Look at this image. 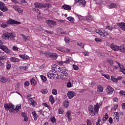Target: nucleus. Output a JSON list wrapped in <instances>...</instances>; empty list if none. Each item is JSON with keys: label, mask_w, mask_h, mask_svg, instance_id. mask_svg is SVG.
<instances>
[{"label": "nucleus", "mask_w": 125, "mask_h": 125, "mask_svg": "<svg viewBox=\"0 0 125 125\" xmlns=\"http://www.w3.org/2000/svg\"><path fill=\"white\" fill-rule=\"evenodd\" d=\"M101 105H102V103H100V104L97 103L96 104H95L94 106L92 105H89L88 107L89 114L93 116L98 114L99 108Z\"/></svg>", "instance_id": "nucleus-1"}, {"label": "nucleus", "mask_w": 125, "mask_h": 125, "mask_svg": "<svg viewBox=\"0 0 125 125\" xmlns=\"http://www.w3.org/2000/svg\"><path fill=\"white\" fill-rule=\"evenodd\" d=\"M8 24L11 25H19L21 24V22L16 21L14 20L9 19L6 22H3L1 24V28H6L8 26Z\"/></svg>", "instance_id": "nucleus-2"}, {"label": "nucleus", "mask_w": 125, "mask_h": 125, "mask_svg": "<svg viewBox=\"0 0 125 125\" xmlns=\"http://www.w3.org/2000/svg\"><path fill=\"white\" fill-rule=\"evenodd\" d=\"M14 107V105L11 103H7L4 104V107L6 111H9L10 113H13L14 114L15 113Z\"/></svg>", "instance_id": "nucleus-3"}, {"label": "nucleus", "mask_w": 125, "mask_h": 125, "mask_svg": "<svg viewBox=\"0 0 125 125\" xmlns=\"http://www.w3.org/2000/svg\"><path fill=\"white\" fill-rule=\"evenodd\" d=\"M115 62L117 65H118V66L116 65H112V68H114V70H118L119 68H120V71L122 72V74H124V75H125V66H123V64H121L120 62L118 61H115Z\"/></svg>", "instance_id": "nucleus-4"}, {"label": "nucleus", "mask_w": 125, "mask_h": 125, "mask_svg": "<svg viewBox=\"0 0 125 125\" xmlns=\"http://www.w3.org/2000/svg\"><path fill=\"white\" fill-rule=\"evenodd\" d=\"M34 5L35 8H32V10H33V11H37L39 13V14H41V12H40L41 11H40V9L42 7H44L45 6L44 4L38 2L35 3Z\"/></svg>", "instance_id": "nucleus-5"}, {"label": "nucleus", "mask_w": 125, "mask_h": 125, "mask_svg": "<svg viewBox=\"0 0 125 125\" xmlns=\"http://www.w3.org/2000/svg\"><path fill=\"white\" fill-rule=\"evenodd\" d=\"M61 76L62 77H68L69 76V74H68V69L66 67H62L61 68Z\"/></svg>", "instance_id": "nucleus-6"}, {"label": "nucleus", "mask_w": 125, "mask_h": 125, "mask_svg": "<svg viewBox=\"0 0 125 125\" xmlns=\"http://www.w3.org/2000/svg\"><path fill=\"white\" fill-rule=\"evenodd\" d=\"M46 23L49 28H53L54 26L57 25L56 21L51 20H47Z\"/></svg>", "instance_id": "nucleus-7"}, {"label": "nucleus", "mask_w": 125, "mask_h": 125, "mask_svg": "<svg viewBox=\"0 0 125 125\" xmlns=\"http://www.w3.org/2000/svg\"><path fill=\"white\" fill-rule=\"evenodd\" d=\"M114 89L113 87H111L110 85H108L106 89V92H107V94L110 95L112 94L114 91Z\"/></svg>", "instance_id": "nucleus-8"}, {"label": "nucleus", "mask_w": 125, "mask_h": 125, "mask_svg": "<svg viewBox=\"0 0 125 125\" xmlns=\"http://www.w3.org/2000/svg\"><path fill=\"white\" fill-rule=\"evenodd\" d=\"M75 96H76V94L75 93V92L72 91L68 92L67 97H68L69 99H72V98L75 97Z\"/></svg>", "instance_id": "nucleus-9"}, {"label": "nucleus", "mask_w": 125, "mask_h": 125, "mask_svg": "<svg viewBox=\"0 0 125 125\" xmlns=\"http://www.w3.org/2000/svg\"><path fill=\"white\" fill-rule=\"evenodd\" d=\"M99 33L101 37H107L108 35H109V33L107 32V31L103 30H99Z\"/></svg>", "instance_id": "nucleus-10"}, {"label": "nucleus", "mask_w": 125, "mask_h": 125, "mask_svg": "<svg viewBox=\"0 0 125 125\" xmlns=\"http://www.w3.org/2000/svg\"><path fill=\"white\" fill-rule=\"evenodd\" d=\"M71 115H72V111H71V110L67 111L65 114V117L67 118L68 122H71V121H72V117H71Z\"/></svg>", "instance_id": "nucleus-11"}, {"label": "nucleus", "mask_w": 125, "mask_h": 125, "mask_svg": "<svg viewBox=\"0 0 125 125\" xmlns=\"http://www.w3.org/2000/svg\"><path fill=\"white\" fill-rule=\"evenodd\" d=\"M2 39H4V40H9V39H10V33L8 32H5L2 35Z\"/></svg>", "instance_id": "nucleus-12"}, {"label": "nucleus", "mask_w": 125, "mask_h": 125, "mask_svg": "<svg viewBox=\"0 0 125 125\" xmlns=\"http://www.w3.org/2000/svg\"><path fill=\"white\" fill-rule=\"evenodd\" d=\"M110 46L111 49H112V50H114V51H118L120 49V47L119 46L115 45L113 43L110 44Z\"/></svg>", "instance_id": "nucleus-13"}, {"label": "nucleus", "mask_w": 125, "mask_h": 125, "mask_svg": "<svg viewBox=\"0 0 125 125\" xmlns=\"http://www.w3.org/2000/svg\"><path fill=\"white\" fill-rule=\"evenodd\" d=\"M29 103L30 104V105H31V106L33 107V108L36 107V105H37V103L32 98H30L29 99Z\"/></svg>", "instance_id": "nucleus-14"}, {"label": "nucleus", "mask_w": 125, "mask_h": 125, "mask_svg": "<svg viewBox=\"0 0 125 125\" xmlns=\"http://www.w3.org/2000/svg\"><path fill=\"white\" fill-rule=\"evenodd\" d=\"M47 76L49 79L53 80L55 78V74H54L52 71H50L47 74Z\"/></svg>", "instance_id": "nucleus-15"}, {"label": "nucleus", "mask_w": 125, "mask_h": 125, "mask_svg": "<svg viewBox=\"0 0 125 125\" xmlns=\"http://www.w3.org/2000/svg\"><path fill=\"white\" fill-rule=\"evenodd\" d=\"M10 61L13 62V63H18L20 62V60L16 57H11L10 58Z\"/></svg>", "instance_id": "nucleus-16"}, {"label": "nucleus", "mask_w": 125, "mask_h": 125, "mask_svg": "<svg viewBox=\"0 0 125 125\" xmlns=\"http://www.w3.org/2000/svg\"><path fill=\"white\" fill-rule=\"evenodd\" d=\"M0 49H2L3 51L6 52V53H8V52H9V50H8V48H7V47H6V46L1 45H0Z\"/></svg>", "instance_id": "nucleus-17"}, {"label": "nucleus", "mask_w": 125, "mask_h": 125, "mask_svg": "<svg viewBox=\"0 0 125 125\" xmlns=\"http://www.w3.org/2000/svg\"><path fill=\"white\" fill-rule=\"evenodd\" d=\"M53 68H54V71H55V72H56L57 73H60L62 67L61 68L60 66L57 65H54Z\"/></svg>", "instance_id": "nucleus-18"}, {"label": "nucleus", "mask_w": 125, "mask_h": 125, "mask_svg": "<svg viewBox=\"0 0 125 125\" xmlns=\"http://www.w3.org/2000/svg\"><path fill=\"white\" fill-rule=\"evenodd\" d=\"M117 26H119L122 30L123 31H125V22H121V23H117Z\"/></svg>", "instance_id": "nucleus-19"}, {"label": "nucleus", "mask_w": 125, "mask_h": 125, "mask_svg": "<svg viewBox=\"0 0 125 125\" xmlns=\"http://www.w3.org/2000/svg\"><path fill=\"white\" fill-rule=\"evenodd\" d=\"M86 4V1H85V0H80L79 3V6H81V7H84Z\"/></svg>", "instance_id": "nucleus-20"}, {"label": "nucleus", "mask_w": 125, "mask_h": 125, "mask_svg": "<svg viewBox=\"0 0 125 125\" xmlns=\"http://www.w3.org/2000/svg\"><path fill=\"white\" fill-rule=\"evenodd\" d=\"M108 8L111 9L112 8H117L118 5L115 3H111L110 5H107Z\"/></svg>", "instance_id": "nucleus-21"}, {"label": "nucleus", "mask_w": 125, "mask_h": 125, "mask_svg": "<svg viewBox=\"0 0 125 125\" xmlns=\"http://www.w3.org/2000/svg\"><path fill=\"white\" fill-rule=\"evenodd\" d=\"M31 114L33 117L35 122H36V121H37V120H38V114H37V113L36 112V111H35V110H33Z\"/></svg>", "instance_id": "nucleus-22"}, {"label": "nucleus", "mask_w": 125, "mask_h": 125, "mask_svg": "<svg viewBox=\"0 0 125 125\" xmlns=\"http://www.w3.org/2000/svg\"><path fill=\"white\" fill-rule=\"evenodd\" d=\"M50 58L52 60H55L57 59V54L55 53H51Z\"/></svg>", "instance_id": "nucleus-23"}, {"label": "nucleus", "mask_w": 125, "mask_h": 125, "mask_svg": "<svg viewBox=\"0 0 125 125\" xmlns=\"http://www.w3.org/2000/svg\"><path fill=\"white\" fill-rule=\"evenodd\" d=\"M119 50L120 52L125 53V44H122L119 47Z\"/></svg>", "instance_id": "nucleus-24"}, {"label": "nucleus", "mask_w": 125, "mask_h": 125, "mask_svg": "<svg viewBox=\"0 0 125 125\" xmlns=\"http://www.w3.org/2000/svg\"><path fill=\"white\" fill-rule=\"evenodd\" d=\"M62 8L65 10H71L72 7L71 6L67 4H64L62 6Z\"/></svg>", "instance_id": "nucleus-25"}, {"label": "nucleus", "mask_w": 125, "mask_h": 125, "mask_svg": "<svg viewBox=\"0 0 125 125\" xmlns=\"http://www.w3.org/2000/svg\"><path fill=\"white\" fill-rule=\"evenodd\" d=\"M21 104H19L16 105V107L15 108H14V111H15V113H18L19 112V110L20 109H21Z\"/></svg>", "instance_id": "nucleus-26"}, {"label": "nucleus", "mask_w": 125, "mask_h": 125, "mask_svg": "<svg viewBox=\"0 0 125 125\" xmlns=\"http://www.w3.org/2000/svg\"><path fill=\"white\" fill-rule=\"evenodd\" d=\"M73 60V59L71 58L70 57H66V60L65 61H64V63L65 64H69L70 62H71Z\"/></svg>", "instance_id": "nucleus-27"}, {"label": "nucleus", "mask_w": 125, "mask_h": 125, "mask_svg": "<svg viewBox=\"0 0 125 125\" xmlns=\"http://www.w3.org/2000/svg\"><path fill=\"white\" fill-rule=\"evenodd\" d=\"M57 49L61 51V52H65V51H66L65 47H57Z\"/></svg>", "instance_id": "nucleus-28"}, {"label": "nucleus", "mask_w": 125, "mask_h": 125, "mask_svg": "<svg viewBox=\"0 0 125 125\" xmlns=\"http://www.w3.org/2000/svg\"><path fill=\"white\" fill-rule=\"evenodd\" d=\"M97 91L98 92H103V86L101 85H99L97 86Z\"/></svg>", "instance_id": "nucleus-29"}, {"label": "nucleus", "mask_w": 125, "mask_h": 125, "mask_svg": "<svg viewBox=\"0 0 125 125\" xmlns=\"http://www.w3.org/2000/svg\"><path fill=\"white\" fill-rule=\"evenodd\" d=\"M49 100L50 102H51V104H54V102H55V100L54 99V97H53L52 95H50L49 96Z\"/></svg>", "instance_id": "nucleus-30"}, {"label": "nucleus", "mask_w": 125, "mask_h": 125, "mask_svg": "<svg viewBox=\"0 0 125 125\" xmlns=\"http://www.w3.org/2000/svg\"><path fill=\"white\" fill-rule=\"evenodd\" d=\"M19 57L21 58V59H23L24 60H27V59H29V56L26 55H19Z\"/></svg>", "instance_id": "nucleus-31"}, {"label": "nucleus", "mask_w": 125, "mask_h": 125, "mask_svg": "<svg viewBox=\"0 0 125 125\" xmlns=\"http://www.w3.org/2000/svg\"><path fill=\"white\" fill-rule=\"evenodd\" d=\"M113 117V120L114 122H119L120 120V116H119L118 115L114 114Z\"/></svg>", "instance_id": "nucleus-32"}, {"label": "nucleus", "mask_w": 125, "mask_h": 125, "mask_svg": "<svg viewBox=\"0 0 125 125\" xmlns=\"http://www.w3.org/2000/svg\"><path fill=\"white\" fill-rule=\"evenodd\" d=\"M107 119H109V116L108 115V113H106L103 116V122H106Z\"/></svg>", "instance_id": "nucleus-33"}, {"label": "nucleus", "mask_w": 125, "mask_h": 125, "mask_svg": "<svg viewBox=\"0 0 125 125\" xmlns=\"http://www.w3.org/2000/svg\"><path fill=\"white\" fill-rule=\"evenodd\" d=\"M67 20H68V21L71 22V23H77L76 20H75V19H74V18H73L72 17H68Z\"/></svg>", "instance_id": "nucleus-34"}, {"label": "nucleus", "mask_w": 125, "mask_h": 125, "mask_svg": "<svg viewBox=\"0 0 125 125\" xmlns=\"http://www.w3.org/2000/svg\"><path fill=\"white\" fill-rule=\"evenodd\" d=\"M21 36H22L23 40H24L25 42H27V41L30 40V37L29 36H26L24 34H21Z\"/></svg>", "instance_id": "nucleus-35"}, {"label": "nucleus", "mask_w": 125, "mask_h": 125, "mask_svg": "<svg viewBox=\"0 0 125 125\" xmlns=\"http://www.w3.org/2000/svg\"><path fill=\"white\" fill-rule=\"evenodd\" d=\"M30 83L32 85H36V84H37V82L34 78H32L30 80Z\"/></svg>", "instance_id": "nucleus-36"}, {"label": "nucleus", "mask_w": 125, "mask_h": 125, "mask_svg": "<svg viewBox=\"0 0 125 125\" xmlns=\"http://www.w3.org/2000/svg\"><path fill=\"white\" fill-rule=\"evenodd\" d=\"M114 115H118L119 117H123L124 115V113L122 111L119 112H114Z\"/></svg>", "instance_id": "nucleus-37"}, {"label": "nucleus", "mask_w": 125, "mask_h": 125, "mask_svg": "<svg viewBox=\"0 0 125 125\" xmlns=\"http://www.w3.org/2000/svg\"><path fill=\"white\" fill-rule=\"evenodd\" d=\"M93 19V18H92V16H89L88 17H87L86 19V21H87V22H91V21H92Z\"/></svg>", "instance_id": "nucleus-38"}, {"label": "nucleus", "mask_w": 125, "mask_h": 125, "mask_svg": "<svg viewBox=\"0 0 125 125\" xmlns=\"http://www.w3.org/2000/svg\"><path fill=\"white\" fill-rule=\"evenodd\" d=\"M11 68V63L9 62H7L6 63L7 70H10Z\"/></svg>", "instance_id": "nucleus-39"}, {"label": "nucleus", "mask_w": 125, "mask_h": 125, "mask_svg": "<svg viewBox=\"0 0 125 125\" xmlns=\"http://www.w3.org/2000/svg\"><path fill=\"white\" fill-rule=\"evenodd\" d=\"M110 80L112 82H113L114 83H118V79L116 78L115 77L111 76Z\"/></svg>", "instance_id": "nucleus-40"}, {"label": "nucleus", "mask_w": 125, "mask_h": 125, "mask_svg": "<svg viewBox=\"0 0 125 125\" xmlns=\"http://www.w3.org/2000/svg\"><path fill=\"white\" fill-rule=\"evenodd\" d=\"M0 82L4 83H6V82H7V80H6V79L4 78V77H2V78H0Z\"/></svg>", "instance_id": "nucleus-41"}, {"label": "nucleus", "mask_w": 125, "mask_h": 125, "mask_svg": "<svg viewBox=\"0 0 125 125\" xmlns=\"http://www.w3.org/2000/svg\"><path fill=\"white\" fill-rule=\"evenodd\" d=\"M10 39L11 40V41H14V40H15V39L14 38H15V35L13 34V33H10Z\"/></svg>", "instance_id": "nucleus-42"}, {"label": "nucleus", "mask_w": 125, "mask_h": 125, "mask_svg": "<svg viewBox=\"0 0 125 125\" xmlns=\"http://www.w3.org/2000/svg\"><path fill=\"white\" fill-rule=\"evenodd\" d=\"M50 121L52 122V124H55V123H56V118L54 116H52L50 118Z\"/></svg>", "instance_id": "nucleus-43"}, {"label": "nucleus", "mask_w": 125, "mask_h": 125, "mask_svg": "<svg viewBox=\"0 0 125 125\" xmlns=\"http://www.w3.org/2000/svg\"><path fill=\"white\" fill-rule=\"evenodd\" d=\"M0 9L3 12H5V11H7V10H8L7 7L5 6H4L2 7L1 8H0Z\"/></svg>", "instance_id": "nucleus-44"}, {"label": "nucleus", "mask_w": 125, "mask_h": 125, "mask_svg": "<svg viewBox=\"0 0 125 125\" xmlns=\"http://www.w3.org/2000/svg\"><path fill=\"white\" fill-rule=\"evenodd\" d=\"M44 54L47 58H50V55L51 54V53L49 52L46 51L44 52Z\"/></svg>", "instance_id": "nucleus-45"}, {"label": "nucleus", "mask_w": 125, "mask_h": 125, "mask_svg": "<svg viewBox=\"0 0 125 125\" xmlns=\"http://www.w3.org/2000/svg\"><path fill=\"white\" fill-rule=\"evenodd\" d=\"M41 92L42 94H47V92H48V91L47 89H42L41 90Z\"/></svg>", "instance_id": "nucleus-46"}, {"label": "nucleus", "mask_w": 125, "mask_h": 125, "mask_svg": "<svg viewBox=\"0 0 125 125\" xmlns=\"http://www.w3.org/2000/svg\"><path fill=\"white\" fill-rule=\"evenodd\" d=\"M63 105L64 107H68L69 106V101H68V100H65L63 103Z\"/></svg>", "instance_id": "nucleus-47"}, {"label": "nucleus", "mask_w": 125, "mask_h": 125, "mask_svg": "<svg viewBox=\"0 0 125 125\" xmlns=\"http://www.w3.org/2000/svg\"><path fill=\"white\" fill-rule=\"evenodd\" d=\"M41 79L42 81H43V82H46L47 79H46V77L43 76V75H41Z\"/></svg>", "instance_id": "nucleus-48"}, {"label": "nucleus", "mask_w": 125, "mask_h": 125, "mask_svg": "<svg viewBox=\"0 0 125 125\" xmlns=\"http://www.w3.org/2000/svg\"><path fill=\"white\" fill-rule=\"evenodd\" d=\"M58 113L59 114H63L64 113V110L63 109V108L60 107L58 110Z\"/></svg>", "instance_id": "nucleus-49"}, {"label": "nucleus", "mask_w": 125, "mask_h": 125, "mask_svg": "<svg viewBox=\"0 0 125 125\" xmlns=\"http://www.w3.org/2000/svg\"><path fill=\"white\" fill-rule=\"evenodd\" d=\"M4 67V63L0 61V70H2Z\"/></svg>", "instance_id": "nucleus-50"}, {"label": "nucleus", "mask_w": 125, "mask_h": 125, "mask_svg": "<svg viewBox=\"0 0 125 125\" xmlns=\"http://www.w3.org/2000/svg\"><path fill=\"white\" fill-rule=\"evenodd\" d=\"M52 93L54 95H57V90L56 89H53L52 90Z\"/></svg>", "instance_id": "nucleus-51"}, {"label": "nucleus", "mask_w": 125, "mask_h": 125, "mask_svg": "<svg viewBox=\"0 0 125 125\" xmlns=\"http://www.w3.org/2000/svg\"><path fill=\"white\" fill-rule=\"evenodd\" d=\"M106 29H107V30H109V31H113V27L111 25L106 26Z\"/></svg>", "instance_id": "nucleus-52"}, {"label": "nucleus", "mask_w": 125, "mask_h": 125, "mask_svg": "<svg viewBox=\"0 0 125 125\" xmlns=\"http://www.w3.org/2000/svg\"><path fill=\"white\" fill-rule=\"evenodd\" d=\"M77 45L80 46L81 48H84V44H83V43L82 42H80V43L78 42Z\"/></svg>", "instance_id": "nucleus-53"}, {"label": "nucleus", "mask_w": 125, "mask_h": 125, "mask_svg": "<svg viewBox=\"0 0 125 125\" xmlns=\"http://www.w3.org/2000/svg\"><path fill=\"white\" fill-rule=\"evenodd\" d=\"M86 124L87 125H92V122L89 119H87Z\"/></svg>", "instance_id": "nucleus-54"}, {"label": "nucleus", "mask_w": 125, "mask_h": 125, "mask_svg": "<svg viewBox=\"0 0 125 125\" xmlns=\"http://www.w3.org/2000/svg\"><path fill=\"white\" fill-rule=\"evenodd\" d=\"M120 95L121 96H125V91L124 90H121L119 92Z\"/></svg>", "instance_id": "nucleus-55"}, {"label": "nucleus", "mask_w": 125, "mask_h": 125, "mask_svg": "<svg viewBox=\"0 0 125 125\" xmlns=\"http://www.w3.org/2000/svg\"><path fill=\"white\" fill-rule=\"evenodd\" d=\"M72 67L74 70H75L76 71H78V70H79V66H77L76 64H73Z\"/></svg>", "instance_id": "nucleus-56"}, {"label": "nucleus", "mask_w": 125, "mask_h": 125, "mask_svg": "<svg viewBox=\"0 0 125 125\" xmlns=\"http://www.w3.org/2000/svg\"><path fill=\"white\" fill-rule=\"evenodd\" d=\"M7 59V56H2L0 57V60H6Z\"/></svg>", "instance_id": "nucleus-57"}, {"label": "nucleus", "mask_w": 125, "mask_h": 125, "mask_svg": "<svg viewBox=\"0 0 125 125\" xmlns=\"http://www.w3.org/2000/svg\"><path fill=\"white\" fill-rule=\"evenodd\" d=\"M64 41L66 43H69V42H70V38L68 37H65Z\"/></svg>", "instance_id": "nucleus-58"}, {"label": "nucleus", "mask_w": 125, "mask_h": 125, "mask_svg": "<svg viewBox=\"0 0 125 125\" xmlns=\"http://www.w3.org/2000/svg\"><path fill=\"white\" fill-rule=\"evenodd\" d=\"M13 8L16 10V11H17L19 8V6L17 5H13Z\"/></svg>", "instance_id": "nucleus-59"}, {"label": "nucleus", "mask_w": 125, "mask_h": 125, "mask_svg": "<svg viewBox=\"0 0 125 125\" xmlns=\"http://www.w3.org/2000/svg\"><path fill=\"white\" fill-rule=\"evenodd\" d=\"M38 113H39L40 115H42V116H44V114H43L44 112L42 109H40V110H39Z\"/></svg>", "instance_id": "nucleus-60"}, {"label": "nucleus", "mask_w": 125, "mask_h": 125, "mask_svg": "<svg viewBox=\"0 0 125 125\" xmlns=\"http://www.w3.org/2000/svg\"><path fill=\"white\" fill-rule=\"evenodd\" d=\"M95 42H102V40L100 38H96Z\"/></svg>", "instance_id": "nucleus-61"}, {"label": "nucleus", "mask_w": 125, "mask_h": 125, "mask_svg": "<svg viewBox=\"0 0 125 125\" xmlns=\"http://www.w3.org/2000/svg\"><path fill=\"white\" fill-rule=\"evenodd\" d=\"M75 14L76 17H77L79 21H80V20H81V17H82V16L77 13H75Z\"/></svg>", "instance_id": "nucleus-62"}, {"label": "nucleus", "mask_w": 125, "mask_h": 125, "mask_svg": "<svg viewBox=\"0 0 125 125\" xmlns=\"http://www.w3.org/2000/svg\"><path fill=\"white\" fill-rule=\"evenodd\" d=\"M107 62L110 64L113 65L114 64V61L112 60H109L107 61Z\"/></svg>", "instance_id": "nucleus-63"}, {"label": "nucleus", "mask_w": 125, "mask_h": 125, "mask_svg": "<svg viewBox=\"0 0 125 125\" xmlns=\"http://www.w3.org/2000/svg\"><path fill=\"white\" fill-rule=\"evenodd\" d=\"M109 70L111 71V72H114L115 71V69L114 67H112V65L108 67Z\"/></svg>", "instance_id": "nucleus-64"}]
</instances>
